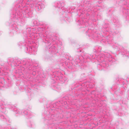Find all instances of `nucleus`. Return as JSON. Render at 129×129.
Returning <instances> with one entry per match:
<instances>
[{"label": "nucleus", "instance_id": "obj_1", "mask_svg": "<svg viewBox=\"0 0 129 129\" xmlns=\"http://www.w3.org/2000/svg\"><path fill=\"white\" fill-rule=\"evenodd\" d=\"M25 0H21L20 2H21V4L22 5V8L23 9H22V8H20L21 9L22 13L21 14L22 15V14H24L26 15L25 16V17H31L32 16V15L33 12L30 11L28 10V8L27 9L26 7H28V6L33 7H35L36 8V9L37 10H39L40 9L43 8L44 7V6L43 4H41L40 3H39V4H37L36 2L33 1H30L29 2V0L27 1V2L26 3V5L24 7L22 5V4L24 2H25Z\"/></svg>", "mask_w": 129, "mask_h": 129}, {"label": "nucleus", "instance_id": "obj_2", "mask_svg": "<svg viewBox=\"0 0 129 129\" xmlns=\"http://www.w3.org/2000/svg\"><path fill=\"white\" fill-rule=\"evenodd\" d=\"M98 57L99 58H100V60L99 61L101 62L100 64L102 68L103 67L105 68L108 67V64L107 63L106 61L108 60L109 61H111L112 59L111 55L109 53H105L104 54H101Z\"/></svg>", "mask_w": 129, "mask_h": 129}, {"label": "nucleus", "instance_id": "obj_3", "mask_svg": "<svg viewBox=\"0 0 129 129\" xmlns=\"http://www.w3.org/2000/svg\"><path fill=\"white\" fill-rule=\"evenodd\" d=\"M26 49L27 51V53H28L29 54L35 55L37 51V49L34 48L33 46H28L26 47Z\"/></svg>", "mask_w": 129, "mask_h": 129}, {"label": "nucleus", "instance_id": "obj_4", "mask_svg": "<svg viewBox=\"0 0 129 129\" xmlns=\"http://www.w3.org/2000/svg\"><path fill=\"white\" fill-rule=\"evenodd\" d=\"M13 111L16 113L19 114H23L27 115H28V113L29 111L27 110V109L24 110L23 111V113L20 110L16 108H15L14 109Z\"/></svg>", "mask_w": 129, "mask_h": 129}, {"label": "nucleus", "instance_id": "obj_5", "mask_svg": "<svg viewBox=\"0 0 129 129\" xmlns=\"http://www.w3.org/2000/svg\"><path fill=\"white\" fill-rule=\"evenodd\" d=\"M64 4L62 2L61 3L59 2H57L55 3V6H54L55 7L58 8V10L60 12H61V10H62V9L61 8H60V7H62V8L64 6Z\"/></svg>", "mask_w": 129, "mask_h": 129}, {"label": "nucleus", "instance_id": "obj_6", "mask_svg": "<svg viewBox=\"0 0 129 129\" xmlns=\"http://www.w3.org/2000/svg\"><path fill=\"white\" fill-rule=\"evenodd\" d=\"M14 28H13V29L11 30L10 32V35L11 36L15 35L17 34V31L18 28L16 26L15 24H13Z\"/></svg>", "mask_w": 129, "mask_h": 129}, {"label": "nucleus", "instance_id": "obj_7", "mask_svg": "<svg viewBox=\"0 0 129 129\" xmlns=\"http://www.w3.org/2000/svg\"><path fill=\"white\" fill-rule=\"evenodd\" d=\"M50 51L52 53L56 54L57 52L58 51L56 47L55 46H53L49 48Z\"/></svg>", "mask_w": 129, "mask_h": 129}, {"label": "nucleus", "instance_id": "obj_8", "mask_svg": "<svg viewBox=\"0 0 129 129\" xmlns=\"http://www.w3.org/2000/svg\"><path fill=\"white\" fill-rule=\"evenodd\" d=\"M29 60V61H27L26 63H25L24 64L25 67V68H27V69H28L29 70H32L31 68V67H30L29 66H30L31 65H32V61H31L30 62V63H31L30 64V63L29 62H30V60Z\"/></svg>", "mask_w": 129, "mask_h": 129}, {"label": "nucleus", "instance_id": "obj_9", "mask_svg": "<svg viewBox=\"0 0 129 129\" xmlns=\"http://www.w3.org/2000/svg\"><path fill=\"white\" fill-rule=\"evenodd\" d=\"M18 15L19 16L20 15V14H18V13H16V14H15V17L14 16V18H13V20H12V21H13L14 22H15V21H16V20L15 21V20L16 19V20H17L18 18L19 17V16H18L17 17H16V15Z\"/></svg>", "mask_w": 129, "mask_h": 129}, {"label": "nucleus", "instance_id": "obj_10", "mask_svg": "<svg viewBox=\"0 0 129 129\" xmlns=\"http://www.w3.org/2000/svg\"><path fill=\"white\" fill-rule=\"evenodd\" d=\"M19 44L20 46H24L26 45L24 43H23L22 42H19Z\"/></svg>", "mask_w": 129, "mask_h": 129}, {"label": "nucleus", "instance_id": "obj_11", "mask_svg": "<svg viewBox=\"0 0 129 129\" xmlns=\"http://www.w3.org/2000/svg\"><path fill=\"white\" fill-rule=\"evenodd\" d=\"M80 59V58H79L78 59H77L75 60V62H77V63L78 62H79L81 61V60Z\"/></svg>", "mask_w": 129, "mask_h": 129}, {"label": "nucleus", "instance_id": "obj_12", "mask_svg": "<svg viewBox=\"0 0 129 129\" xmlns=\"http://www.w3.org/2000/svg\"><path fill=\"white\" fill-rule=\"evenodd\" d=\"M32 74L34 75H35L36 74V73L35 71H33Z\"/></svg>", "mask_w": 129, "mask_h": 129}, {"label": "nucleus", "instance_id": "obj_13", "mask_svg": "<svg viewBox=\"0 0 129 129\" xmlns=\"http://www.w3.org/2000/svg\"><path fill=\"white\" fill-rule=\"evenodd\" d=\"M86 55H85L84 56V58H88V57H86Z\"/></svg>", "mask_w": 129, "mask_h": 129}, {"label": "nucleus", "instance_id": "obj_14", "mask_svg": "<svg viewBox=\"0 0 129 129\" xmlns=\"http://www.w3.org/2000/svg\"><path fill=\"white\" fill-rule=\"evenodd\" d=\"M56 89H57V88H56V87H54V89H55V90H57Z\"/></svg>", "mask_w": 129, "mask_h": 129}, {"label": "nucleus", "instance_id": "obj_15", "mask_svg": "<svg viewBox=\"0 0 129 129\" xmlns=\"http://www.w3.org/2000/svg\"><path fill=\"white\" fill-rule=\"evenodd\" d=\"M34 28H33L31 29V30H30V31H31V30L32 31L33 30H34Z\"/></svg>", "mask_w": 129, "mask_h": 129}, {"label": "nucleus", "instance_id": "obj_16", "mask_svg": "<svg viewBox=\"0 0 129 129\" xmlns=\"http://www.w3.org/2000/svg\"><path fill=\"white\" fill-rule=\"evenodd\" d=\"M85 21V20H83V21H82L84 23Z\"/></svg>", "mask_w": 129, "mask_h": 129}, {"label": "nucleus", "instance_id": "obj_17", "mask_svg": "<svg viewBox=\"0 0 129 129\" xmlns=\"http://www.w3.org/2000/svg\"><path fill=\"white\" fill-rule=\"evenodd\" d=\"M94 85H92V86L91 87V88H92L94 87Z\"/></svg>", "mask_w": 129, "mask_h": 129}, {"label": "nucleus", "instance_id": "obj_18", "mask_svg": "<svg viewBox=\"0 0 129 129\" xmlns=\"http://www.w3.org/2000/svg\"><path fill=\"white\" fill-rule=\"evenodd\" d=\"M128 93H129V90L128 91ZM129 97V95L128 96Z\"/></svg>", "mask_w": 129, "mask_h": 129}, {"label": "nucleus", "instance_id": "obj_19", "mask_svg": "<svg viewBox=\"0 0 129 129\" xmlns=\"http://www.w3.org/2000/svg\"><path fill=\"white\" fill-rule=\"evenodd\" d=\"M31 115V114H29V115L30 116Z\"/></svg>", "mask_w": 129, "mask_h": 129}, {"label": "nucleus", "instance_id": "obj_20", "mask_svg": "<svg viewBox=\"0 0 129 129\" xmlns=\"http://www.w3.org/2000/svg\"><path fill=\"white\" fill-rule=\"evenodd\" d=\"M33 33H35V32L34 31V32H33Z\"/></svg>", "mask_w": 129, "mask_h": 129}, {"label": "nucleus", "instance_id": "obj_21", "mask_svg": "<svg viewBox=\"0 0 129 129\" xmlns=\"http://www.w3.org/2000/svg\"><path fill=\"white\" fill-rule=\"evenodd\" d=\"M36 22V21H35V22H35H35Z\"/></svg>", "mask_w": 129, "mask_h": 129}]
</instances>
